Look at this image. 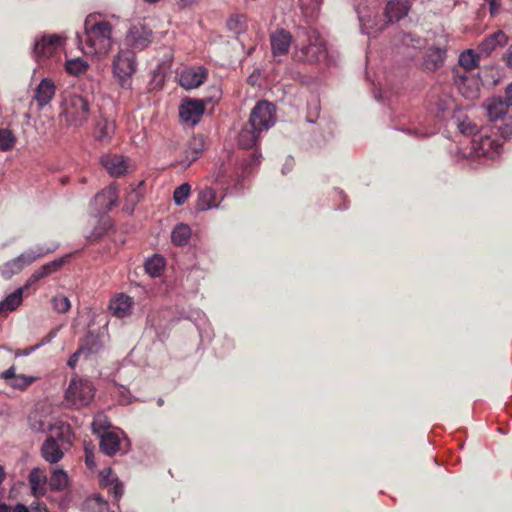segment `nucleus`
<instances>
[{"label": "nucleus", "mask_w": 512, "mask_h": 512, "mask_svg": "<svg viewBox=\"0 0 512 512\" xmlns=\"http://www.w3.org/2000/svg\"><path fill=\"white\" fill-rule=\"evenodd\" d=\"M403 43L413 48H422L424 46V40L412 34L405 35L403 38Z\"/></svg>", "instance_id": "46"}, {"label": "nucleus", "mask_w": 512, "mask_h": 512, "mask_svg": "<svg viewBox=\"0 0 512 512\" xmlns=\"http://www.w3.org/2000/svg\"><path fill=\"white\" fill-rule=\"evenodd\" d=\"M502 140L499 136L494 137L480 134L472 140V150L477 157H487L494 159L500 154L502 148Z\"/></svg>", "instance_id": "10"}, {"label": "nucleus", "mask_w": 512, "mask_h": 512, "mask_svg": "<svg viewBox=\"0 0 512 512\" xmlns=\"http://www.w3.org/2000/svg\"><path fill=\"white\" fill-rule=\"evenodd\" d=\"M262 132L250 126V122L240 131L238 143L242 148L249 149L256 145Z\"/></svg>", "instance_id": "28"}, {"label": "nucleus", "mask_w": 512, "mask_h": 512, "mask_svg": "<svg viewBox=\"0 0 512 512\" xmlns=\"http://www.w3.org/2000/svg\"><path fill=\"white\" fill-rule=\"evenodd\" d=\"M94 457H95L94 447L90 448L88 445H86L85 446V462L89 468H93L95 466Z\"/></svg>", "instance_id": "48"}, {"label": "nucleus", "mask_w": 512, "mask_h": 512, "mask_svg": "<svg viewBox=\"0 0 512 512\" xmlns=\"http://www.w3.org/2000/svg\"><path fill=\"white\" fill-rule=\"evenodd\" d=\"M203 151V140L201 138H193L189 143V150L187 151L188 155L187 157H190L191 162L195 161L199 154Z\"/></svg>", "instance_id": "43"}, {"label": "nucleus", "mask_w": 512, "mask_h": 512, "mask_svg": "<svg viewBox=\"0 0 512 512\" xmlns=\"http://www.w3.org/2000/svg\"><path fill=\"white\" fill-rule=\"evenodd\" d=\"M14 512H29V510L24 505L18 504Z\"/></svg>", "instance_id": "55"}, {"label": "nucleus", "mask_w": 512, "mask_h": 512, "mask_svg": "<svg viewBox=\"0 0 512 512\" xmlns=\"http://www.w3.org/2000/svg\"><path fill=\"white\" fill-rule=\"evenodd\" d=\"M222 176L220 175V173L217 175V180H219Z\"/></svg>", "instance_id": "60"}, {"label": "nucleus", "mask_w": 512, "mask_h": 512, "mask_svg": "<svg viewBox=\"0 0 512 512\" xmlns=\"http://www.w3.org/2000/svg\"><path fill=\"white\" fill-rule=\"evenodd\" d=\"M195 0H181V2L183 3V5H189L191 3H193Z\"/></svg>", "instance_id": "58"}, {"label": "nucleus", "mask_w": 512, "mask_h": 512, "mask_svg": "<svg viewBox=\"0 0 512 512\" xmlns=\"http://www.w3.org/2000/svg\"><path fill=\"white\" fill-rule=\"evenodd\" d=\"M479 61V55L476 54L473 50H466L462 52L459 56L457 67L463 68L465 70H473L477 67Z\"/></svg>", "instance_id": "34"}, {"label": "nucleus", "mask_w": 512, "mask_h": 512, "mask_svg": "<svg viewBox=\"0 0 512 512\" xmlns=\"http://www.w3.org/2000/svg\"><path fill=\"white\" fill-rule=\"evenodd\" d=\"M64 37L60 35H44L34 44V57L39 63H44L49 58L57 57L64 46Z\"/></svg>", "instance_id": "8"}, {"label": "nucleus", "mask_w": 512, "mask_h": 512, "mask_svg": "<svg viewBox=\"0 0 512 512\" xmlns=\"http://www.w3.org/2000/svg\"><path fill=\"white\" fill-rule=\"evenodd\" d=\"M326 57V45L320 34L306 29L297 38L295 58L302 62L316 63Z\"/></svg>", "instance_id": "4"}, {"label": "nucleus", "mask_w": 512, "mask_h": 512, "mask_svg": "<svg viewBox=\"0 0 512 512\" xmlns=\"http://www.w3.org/2000/svg\"><path fill=\"white\" fill-rule=\"evenodd\" d=\"M133 303L128 295L119 294L110 301L109 309L114 316L124 318L131 315Z\"/></svg>", "instance_id": "21"}, {"label": "nucleus", "mask_w": 512, "mask_h": 512, "mask_svg": "<svg viewBox=\"0 0 512 512\" xmlns=\"http://www.w3.org/2000/svg\"><path fill=\"white\" fill-rule=\"evenodd\" d=\"M509 106L501 98L489 99L486 103L487 116L492 122L504 119Z\"/></svg>", "instance_id": "24"}, {"label": "nucleus", "mask_w": 512, "mask_h": 512, "mask_svg": "<svg viewBox=\"0 0 512 512\" xmlns=\"http://www.w3.org/2000/svg\"><path fill=\"white\" fill-rule=\"evenodd\" d=\"M508 41L506 34L498 30L487 36L479 45V52L483 55H490L497 47L504 46Z\"/></svg>", "instance_id": "22"}, {"label": "nucleus", "mask_w": 512, "mask_h": 512, "mask_svg": "<svg viewBox=\"0 0 512 512\" xmlns=\"http://www.w3.org/2000/svg\"><path fill=\"white\" fill-rule=\"evenodd\" d=\"M66 70L69 74L78 76L86 72L88 64L81 58L70 59L66 61Z\"/></svg>", "instance_id": "38"}, {"label": "nucleus", "mask_w": 512, "mask_h": 512, "mask_svg": "<svg viewBox=\"0 0 512 512\" xmlns=\"http://www.w3.org/2000/svg\"><path fill=\"white\" fill-rule=\"evenodd\" d=\"M85 352L86 350L83 347L79 348L76 352H74L67 362L68 366L74 368L77 365L80 355Z\"/></svg>", "instance_id": "49"}, {"label": "nucleus", "mask_w": 512, "mask_h": 512, "mask_svg": "<svg viewBox=\"0 0 512 512\" xmlns=\"http://www.w3.org/2000/svg\"><path fill=\"white\" fill-rule=\"evenodd\" d=\"M504 101L509 107H512V82L506 88Z\"/></svg>", "instance_id": "52"}, {"label": "nucleus", "mask_w": 512, "mask_h": 512, "mask_svg": "<svg viewBox=\"0 0 512 512\" xmlns=\"http://www.w3.org/2000/svg\"><path fill=\"white\" fill-rule=\"evenodd\" d=\"M204 100L188 99L184 101L179 108V115L183 122L194 126L199 123L205 112Z\"/></svg>", "instance_id": "11"}, {"label": "nucleus", "mask_w": 512, "mask_h": 512, "mask_svg": "<svg viewBox=\"0 0 512 512\" xmlns=\"http://www.w3.org/2000/svg\"><path fill=\"white\" fill-rule=\"evenodd\" d=\"M163 404V400L162 399H159L158 400V405H162Z\"/></svg>", "instance_id": "59"}, {"label": "nucleus", "mask_w": 512, "mask_h": 512, "mask_svg": "<svg viewBox=\"0 0 512 512\" xmlns=\"http://www.w3.org/2000/svg\"><path fill=\"white\" fill-rule=\"evenodd\" d=\"M322 0H300L301 6L316 8L321 4Z\"/></svg>", "instance_id": "51"}, {"label": "nucleus", "mask_w": 512, "mask_h": 512, "mask_svg": "<svg viewBox=\"0 0 512 512\" xmlns=\"http://www.w3.org/2000/svg\"><path fill=\"white\" fill-rule=\"evenodd\" d=\"M117 200V188L114 185H110L94 197L93 204L99 213H104L111 210L116 205Z\"/></svg>", "instance_id": "15"}, {"label": "nucleus", "mask_w": 512, "mask_h": 512, "mask_svg": "<svg viewBox=\"0 0 512 512\" xmlns=\"http://www.w3.org/2000/svg\"><path fill=\"white\" fill-rule=\"evenodd\" d=\"M206 78L205 69L198 67L197 69H187L181 72L179 83L185 89H194L199 87Z\"/></svg>", "instance_id": "20"}, {"label": "nucleus", "mask_w": 512, "mask_h": 512, "mask_svg": "<svg viewBox=\"0 0 512 512\" xmlns=\"http://www.w3.org/2000/svg\"><path fill=\"white\" fill-rule=\"evenodd\" d=\"M274 57L285 55L291 45V35L283 29L277 30L270 37Z\"/></svg>", "instance_id": "18"}, {"label": "nucleus", "mask_w": 512, "mask_h": 512, "mask_svg": "<svg viewBox=\"0 0 512 512\" xmlns=\"http://www.w3.org/2000/svg\"><path fill=\"white\" fill-rule=\"evenodd\" d=\"M228 29L235 35L244 33L247 29L246 18L243 15L231 16L227 21Z\"/></svg>", "instance_id": "36"}, {"label": "nucleus", "mask_w": 512, "mask_h": 512, "mask_svg": "<svg viewBox=\"0 0 512 512\" xmlns=\"http://www.w3.org/2000/svg\"><path fill=\"white\" fill-rule=\"evenodd\" d=\"M16 137L9 129H0V151H9L14 148Z\"/></svg>", "instance_id": "40"}, {"label": "nucleus", "mask_w": 512, "mask_h": 512, "mask_svg": "<svg viewBox=\"0 0 512 512\" xmlns=\"http://www.w3.org/2000/svg\"><path fill=\"white\" fill-rule=\"evenodd\" d=\"M501 5V0H489L490 13L496 14Z\"/></svg>", "instance_id": "53"}, {"label": "nucleus", "mask_w": 512, "mask_h": 512, "mask_svg": "<svg viewBox=\"0 0 512 512\" xmlns=\"http://www.w3.org/2000/svg\"><path fill=\"white\" fill-rule=\"evenodd\" d=\"M36 380L37 378L34 376L18 374L16 377H13V380L8 382V385L14 389L24 391Z\"/></svg>", "instance_id": "39"}, {"label": "nucleus", "mask_w": 512, "mask_h": 512, "mask_svg": "<svg viewBox=\"0 0 512 512\" xmlns=\"http://www.w3.org/2000/svg\"><path fill=\"white\" fill-rule=\"evenodd\" d=\"M110 422L104 414H97L92 422V430L98 436L103 433H108Z\"/></svg>", "instance_id": "41"}, {"label": "nucleus", "mask_w": 512, "mask_h": 512, "mask_svg": "<svg viewBox=\"0 0 512 512\" xmlns=\"http://www.w3.org/2000/svg\"><path fill=\"white\" fill-rule=\"evenodd\" d=\"M115 131L114 121L100 118L96 124V135L98 140L104 141L111 138Z\"/></svg>", "instance_id": "31"}, {"label": "nucleus", "mask_w": 512, "mask_h": 512, "mask_svg": "<svg viewBox=\"0 0 512 512\" xmlns=\"http://www.w3.org/2000/svg\"><path fill=\"white\" fill-rule=\"evenodd\" d=\"M29 484L31 487L32 494L35 497L44 496L48 485V479L43 470L40 468H33L29 473Z\"/></svg>", "instance_id": "23"}, {"label": "nucleus", "mask_w": 512, "mask_h": 512, "mask_svg": "<svg viewBox=\"0 0 512 512\" xmlns=\"http://www.w3.org/2000/svg\"><path fill=\"white\" fill-rule=\"evenodd\" d=\"M100 484L107 488L109 493L113 494L116 500H119L123 495L124 486L118 480L111 468H105L100 472Z\"/></svg>", "instance_id": "16"}, {"label": "nucleus", "mask_w": 512, "mask_h": 512, "mask_svg": "<svg viewBox=\"0 0 512 512\" xmlns=\"http://www.w3.org/2000/svg\"><path fill=\"white\" fill-rule=\"evenodd\" d=\"M190 185L188 183H184L177 187L173 194V199L176 205H183L190 195Z\"/></svg>", "instance_id": "42"}, {"label": "nucleus", "mask_w": 512, "mask_h": 512, "mask_svg": "<svg viewBox=\"0 0 512 512\" xmlns=\"http://www.w3.org/2000/svg\"><path fill=\"white\" fill-rule=\"evenodd\" d=\"M379 4L380 0H358L355 4L361 30L367 35L382 31L388 23L398 22L411 8V0H389L384 8L385 20H382L375 14Z\"/></svg>", "instance_id": "1"}, {"label": "nucleus", "mask_w": 512, "mask_h": 512, "mask_svg": "<svg viewBox=\"0 0 512 512\" xmlns=\"http://www.w3.org/2000/svg\"><path fill=\"white\" fill-rule=\"evenodd\" d=\"M68 484V476L67 474L61 470H54L50 479L48 480V485L53 491H61L65 489Z\"/></svg>", "instance_id": "35"}, {"label": "nucleus", "mask_w": 512, "mask_h": 512, "mask_svg": "<svg viewBox=\"0 0 512 512\" xmlns=\"http://www.w3.org/2000/svg\"><path fill=\"white\" fill-rule=\"evenodd\" d=\"M84 41L78 35L84 54L105 57L114 45L113 25L99 14H89L84 21Z\"/></svg>", "instance_id": "2"}, {"label": "nucleus", "mask_w": 512, "mask_h": 512, "mask_svg": "<svg viewBox=\"0 0 512 512\" xmlns=\"http://www.w3.org/2000/svg\"><path fill=\"white\" fill-rule=\"evenodd\" d=\"M101 163L113 177H120L128 172L131 163L128 158L118 154H108L101 158Z\"/></svg>", "instance_id": "14"}, {"label": "nucleus", "mask_w": 512, "mask_h": 512, "mask_svg": "<svg viewBox=\"0 0 512 512\" xmlns=\"http://www.w3.org/2000/svg\"><path fill=\"white\" fill-rule=\"evenodd\" d=\"M100 437V449L108 455H115L120 450V439L114 432H108L101 434Z\"/></svg>", "instance_id": "27"}, {"label": "nucleus", "mask_w": 512, "mask_h": 512, "mask_svg": "<svg viewBox=\"0 0 512 512\" xmlns=\"http://www.w3.org/2000/svg\"><path fill=\"white\" fill-rule=\"evenodd\" d=\"M66 259H67V257H63V258L56 259L54 261H51V262L43 265L41 268L36 270L31 275L30 279L28 280V284L36 282V281L52 274L53 272H55L58 268H60L65 263Z\"/></svg>", "instance_id": "30"}, {"label": "nucleus", "mask_w": 512, "mask_h": 512, "mask_svg": "<svg viewBox=\"0 0 512 512\" xmlns=\"http://www.w3.org/2000/svg\"><path fill=\"white\" fill-rule=\"evenodd\" d=\"M219 203L220 202L217 201V194L215 190L207 187L199 192L196 209L199 211H205L217 208L219 207Z\"/></svg>", "instance_id": "25"}, {"label": "nucleus", "mask_w": 512, "mask_h": 512, "mask_svg": "<svg viewBox=\"0 0 512 512\" xmlns=\"http://www.w3.org/2000/svg\"><path fill=\"white\" fill-rule=\"evenodd\" d=\"M112 74L118 85L125 90L132 88V78L137 71L136 55L133 50L120 49L112 60Z\"/></svg>", "instance_id": "5"}, {"label": "nucleus", "mask_w": 512, "mask_h": 512, "mask_svg": "<svg viewBox=\"0 0 512 512\" xmlns=\"http://www.w3.org/2000/svg\"><path fill=\"white\" fill-rule=\"evenodd\" d=\"M28 424L30 429L37 433H43L51 427V424L46 421L45 417L37 411H33L29 414Z\"/></svg>", "instance_id": "32"}, {"label": "nucleus", "mask_w": 512, "mask_h": 512, "mask_svg": "<svg viewBox=\"0 0 512 512\" xmlns=\"http://www.w3.org/2000/svg\"><path fill=\"white\" fill-rule=\"evenodd\" d=\"M190 236V227L186 224H179L172 231L171 239L175 245L182 246L188 243Z\"/></svg>", "instance_id": "33"}, {"label": "nucleus", "mask_w": 512, "mask_h": 512, "mask_svg": "<svg viewBox=\"0 0 512 512\" xmlns=\"http://www.w3.org/2000/svg\"><path fill=\"white\" fill-rule=\"evenodd\" d=\"M164 269V259L160 256H153L145 263V270L151 277L159 276Z\"/></svg>", "instance_id": "37"}, {"label": "nucleus", "mask_w": 512, "mask_h": 512, "mask_svg": "<svg viewBox=\"0 0 512 512\" xmlns=\"http://www.w3.org/2000/svg\"><path fill=\"white\" fill-rule=\"evenodd\" d=\"M41 453L43 458L50 463H57L63 458V452L58 442L52 437L43 443Z\"/></svg>", "instance_id": "26"}, {"label": "nucleus", "mask_w": 512, "mask_h": 512, "mask_svg": "<svg viewBox=\"0 0 512 512\" xmlns=\"http://www.w3.org/2000/svg\"><path fill=\"white\" fill-rule=\"evenodd\" d=\"M472 70H465L460 67H455L453 69V78L454 83L458 87L459 91L469 99H473L478 95V89L476 87H472L471 84H476L477 81L471 77Z\"/></svg>", "instance_id": "12"}, {"label": "nucleus", "mask_w": 512, "mask_h": 512, "mask_svg": "<svg viewBox=\"0 0 512 512\" xmlns=\"http://www.w3.org/2000/svg\"><path fill=\"white\" fill-rule=\"evenodd\" d=\"M56 249L57 245H52L51 247L38 246L36 249H29L0 266V273L5 279H10L13 275L21 272L25 266L31 264L38 258L54 252Z\"/></svg>", "instance_id": "6"}, {"label": "nucleus", "mask_w": 512, "mask_h": 512, "mask_svg": "<svg viewBox=\"0 0 512 512\" xmlns=\"http://www.w3.org/2000/svg\"><path fill=\"white\" fill-rule=\"evenodd\" d=\"M5 479V472L3 470V467L0 466V484L4 481Z\"/></svg>", "instance_id": "56"}, {"label": "nucleus", "mask_w": 512, "mask_h": 512, "mask_svg": "<svg viewBox=\"0 0 512 512\" xmlns=\"http://www.w3.org/2000/svg\"><path fill=\"white\" fill-rule=\"evenodd\" d=\"M15 367L14 366H11L9 369H7L6 371L2 372L1 374V378L6 380V381H11L13 380V377H16L17 374L15 373Z\"/></svg>", "instance_id": "50"}, {"label": "nucleus", "mask_w": 512, "mask_h": 512, "mask_svg": "<svg viewBox=\"0 0 512 512\" xmlns=\"http://www.w3.org/2000/svg\"><path fill=\"white\" fill-rule=\"evenodd\" d=\"M152 30L143 24L133 25L127 34V42L137 50H143L152 42Z\"/></svg>", "instance_id": "13"}, {"label": "nucleus", "mask_w": 512, "mask_h": 512, "mask_svg": "<svg viewBox=\"0 0 512 512\" xmlns=\"http://www.w3.org/2000/svg\"><path fill=\"white\" fill-rule=\"evenodd\" d=\"M250 126L261 132L275 124V107L268 101H259L250 114Z\"/></svg>", "instance_id": "9"}, {"label": "nucleus", "mask_w": 512, "mask_h": 512, "mask_svg": "<svg viewBox=\"0 0 512 512\" xmlns=\"http://www.w3.org/2000/svg\"><path fill=\"white\" fill-rule=\"evenodd\" d=\"M60 118L68 127H83L91 116V103L88 98L71 92L62 94Z\"/></svg>", "instance_id": "3"}, {"label": "nucleus", "mask_w": 512, "mask_h": 512, "mask_svg": "<svg viewBox=\"0 0 512 512\" xmlns=\"http://www.w3.org/2000/svg\"><path fill=\"white\" fill-rule=\"evenodd\" d=\"M506 59L508 62V65L512 67V45L508 48L506 52Z\"/></svg>", "instance_id": "54"}, {"label": "nucleus", "mask_w": 512, "mask_h": 512, "mask_svg": "<svg viewBox=\"0 0 512 512\" xmlns=\"http://www.w3.org/2000/svg\"><path fill=\"white\" fill-rule=\"evenodd\" d=\"M446 50L439 46H431L424 57L423 66L426 70L434 72L444 65Z\"/></svg>", "instance_id": "19"}, {"label": "nucleus", "mask_w": 512, "mask_h": 512, "mask_svg": "<svg viewBox=\"0 0 512 512\" xmlns=\"http://www.w3.org/2000/svg\"><path fill=\"white\" fill-rule=\"evenodd\" d=\"M56 93V86L49 78H44L35 89L34 99L38 106L43 108L51 102Z\"/></svg>", "instance_id": "17"}, {"label": "nucleus", "mask_w": 512, "mask_h": 512, "mask_svg": "<svg viewBox=\"0 0 512 512\" xmlns=\"http://www.w3.org/2000/svg\"><path fill=\"white\" fill-rule=\"evenodd\" d=\"M140 199V193L137 189H132L128 195H127V199H126V209H129L130 211L133 210V207L134 205L139 201Z\"/></svg>", "instance_id": "47"}, {"label": "nucleus", "mask_w": 512, "mask_h": 512, "mask_svg": "<svg viewBox=\"0 0 512 512\" xmlns=\"http://www.w3.org/2000/svg\"><path fill=\"white\" fill-rule=\"evenodd\" d=\"M457 127L464 135H474L477 130V126L468 118L457 119Z\"/></svg>", "instance_id": "45"}, {"label": "nucleus", "mask_w": 512, "mask_h": 512, "mask_svg": "<svg viewBox=\"0 0 512 512\" xmlns=\"http://www.w3.org/2000/svg\"><path fill=\"white\" fill-rule=\"evenodd\" d=\"M94 394L95 388L89 380L73 378L65 392V400L70 406L81 408L90 404Z\"/></svg>", "instance_id": "7"}, {"label": "nucleus", "mask_w": 512, "mask_h": 512, "mask_svg": "<svg viewBox=\"0 0 512 512\" xmlns=\"http://www.w3.org/2000/svg\"><path fill=\"white\" fill-rule=\"evenodd\" d=\"M29 286L27 283L24 287H20L13 293L8 295L3 301L0 302V313L14 311L22 303L23 292Z\"/></svg>", "instance_id": "29"}, {"label": "nucleus", "mask_w": 512, "mask_h": 512, "mask_svg": "<svg viewBox=\"0 0 512 512\" xmlns=\"http://www.w3.org/2000/svg\"><path fill=\"white\" fill-rule=\"evenodd\" d=\"M0 512H10V508L5 505V504H1L0 505Z\"/></svg>", "instance_id": "57"}, {"label": "nucleus", "mask_w": 512, "mask_h": 512, "mask_svg": "<svg viewBox=\"0 0 512 512\" xmlns=\"http://www.w3.org/2000/svg\"><path fill=\"white\" fill-rule=\"evenodd\" d=\"M53 309L58 313H66L71 308L70 300L63 295H57L52 298Z\"/></svg>", "instance_id": "44"}]
</instances>
